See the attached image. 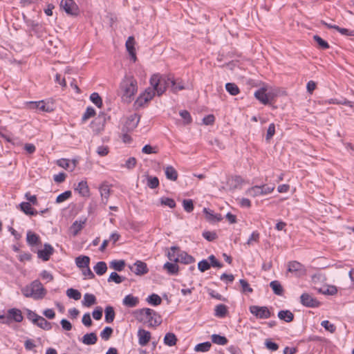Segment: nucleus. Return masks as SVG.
<instances>
[{"instance_id":"1","label":"nucleus","mask_w":354,"mask_h":354,"mask_svg":"<svg viewBox=\"0 0 354 354\" xmlns=\"http://www.w3.org/2000/svg\"><path fill=\"white\" fill-rule=\"evenodd\" d=\"M150 84L151 87L147 88L137 99L136 103L139 106H142L143 104L150 101L156 94L158 95H162L167 87L174 85V81L169 77H163L159 74H153L150 78Z\"/></svg>"},{"instance_id":"2","label":"nucleus","mask_w":354,"mask_h":354,"mask_svg":"<svg viewBox=\"0 0 354 354\" xmlns=\"http://www.w3.org/2000/svg\"><path fill=\"white\" fill-rule=\"evenodd\" d=\"M135 318L140 322L147 324L150 327L157 326L161 323L160 317L150 308L138 309L133 313Z\"/></svg>"},{"instance_id":"3","label":"nucleus","mask_w":354,"mask_h":354,"mask_svg":"<svg viewBox=\"0 0 354 354\" xmlns=\"http://www.w3.org/2000/svg\"><path fill=\"white\" fill-rule=\"evenodd\" d=\"M122 98L126 102H131L138 91L136 80L132 75H126L120 83Z\"/></svg>"},{"instance_id":"4","label":"nucleus","mask_w":354,"mask_h":354,"mask_svg":"<svg viewBox=\"0 0 354 354\" xmlns=\"http://www.w3.org/2000/svg\"><path fill=\"white\" fill-rule=\"evenodd\" d=\"M21 292L26 297H32L38 300L43 299L47 292L39 280H35L30 285L23 288Z\"/></svg>"},{"instance_id":"5","label":"nucleus","mask_w":354,"mask_h":354,"mask_svg":"<svg viewBox=\"0 0 354 354\" xmlns=\"http://www.w3.org/2000/svg\"><path fill=\"white\" fill-rule=\"evenodd\" d=\"M4 317L3 324L6 325H10L12 322H21L24 319L21 310L16 308L8 309Z\"/></svg>"},{"instance_id":"6","label":"nucleus","mask_w":354,"mask_h":354,"mask_svg":"<svg viewBox=\"0 0 354 354\" xmlns=\"http://www.w3.org/2000/svg\"><path fill=\"white\" fill-rule=\"evenodd\" d=\"M288 272H291L296 277H301L306 274V268L304 265L297 261H291L288 263Z\"/></svg>"},{"instance_id":"7","label":"nucleus","mask_w":354,"mask_h":354,"mask_svg":"<svg viewBox=\"0 0 354 354\" xmlns=\"http://www.w3.org/2000/svg\"><path fill=\"white\" fill-rule=\"evenodd\" d=\"M250 313L257 319H268L272 314L267 306H251L249 308Z\"/></svg>"},{"instance_id":"8","label":"nucleus","mask_w":354,"mask_h":354,"mask_svg":"<svg viewBox=\"0 0 354 354\" xmlns=\"http://www.w3.org/2000/svg\"><path fill=\"white\" fill-rule=\"evenodd\" d=\"M28 105L30 109L36 110L39 112L49 113L53 111V104L50 102H46L44 100L38 102H29Z\"/></svg>"},{"instance_id":"9","label":"nucleus","mask_w":354,"mask_h":354,"mask_svg":"<svg viewBox=\"0 0 354 354\" xmlns=\"http://www.w3.org/2000/svg\"><path fill=\"white\" fill-rule=\"evenodd\" d=\"M300 303L302 306L307 308H318L322 304L319 301L307 292L301 294L300 296Z\"/></svg>"},{"instance_id":"10","label":"nucleus","mask_w":354,"mask_h":354,"mask_svg":"<svg viewBox=\"0 0 354 354\" xmlns=\"http://www.w3.org/2000/svg\"><path fill=\"white\" fill-rule=\"evenodd\" d=\"M60 7L70 15H77L78 14V6L73 0H62Z\"/></svg>"},{"instance_id":"11","label":"nucleus","mask_w":354,"mask_h":354,"mask_svg":"<svg viewBox=\"0 0 354 354\" xmlns=\"http://www.w3.org/2000/svg\"><path fill=\"white\" fill-rule=\"evenodd\" d=\"M140 117L137 113H133L130 115L123 127V131H133L134 129H136L140 122Z\"/></svg>"},{"instance_id":"12","label":"nucleus","mask_w":354,"mask_h":354,"mask_svg":"<svg viewBox=\"0 0 354 354\" xmlns=\"http://www.w3.org/2000/svg\"><path fill=\"white\" fill-rule=\"evenodd\" d=\"M129 268L136 275H143L149 272L147 264L141 261H136Z\"/></svg>"},{"instance_id":"13","label":"nucleus","mask_w":354,"mask_h":354,"mask_svg":"<svg viewBox=\"0 0 354 354\" xmlns=\"http://www.w3.org/2000/svg\"><path fill=\"white\" fill-rule=\"evenodd\" d=\"M101 202L104 205L107 204L111 192V185L107 182H103L99 187Z\"/></svg>"},{"instance_id":"14","label":"nucleus","mask_w":354,"mask_h":354,"mask_svg":"<svg viewBox=\"0 0 354 354\" xmlns=\"http://www.w3.org/2000/svg\"><path fill=\"white\" fill-rule=\"evenodd\" d=\"M75 191L77 192L81 196L84 198H88L91 195L90 189L86 180H81L79 182L75 188Z\"/></svg>"},{"instance_id":"15","label":"nucleus","mask_w":354,"mask_h":354,"mask_svg":"<svg viewBox=\"0 0 354 354\" xmlns=\"http://www.w3.org/2000/svg\"><path fill=\"white\" fill-rule=\"evenodd\" d=\"M53 252V247L48 243H45L44 245V249L39 250L37 254L39 258L41 259L44 261H46L50 259Z\"/></svg>"},{"instance_id":"16","label":"nucleus","mask_w":354,"mask_h":354,"mask_svg":"<svg viewBox=\"0 0 354 354\" xmlns=\"http://www.w3.org/2000/svg\"><path fill=\"white\" fill-rule=\"evenodd\" d=\"M125 46H126L127 50L128 51V53L131 57V59L133 60V62H135L137 59V57H136V49L134 47V46H135L134 37L132 36L129 37L126 41Z\"/></svg>"},{"instance_id":"17","label":"nucleus","mask_w":354,"mask_h":354,"mask_svg":"<svg viewBox=\"0 0 354 354\" xmlns=\"http://www.w3.org/2000/svg\"><path fill=\"white\" fill-rule=\"evenodd\" d=\"M138 337L139 344L144 346L149 342L151 333L145 329H139L138 331Z\"/></svg>"},{"instance_id":"18","label":"nucleus","mask_w":354,"mask_h":354,"mask_svg":"<svg viewBox=\"0 0 354 354\" xmlns=\"http://www.w3.org/2000/svg\"><path fill=\"white\" fill-rule=\"evenodd\" d=\"M139 299L131 294L124 297L122 300V304L128 308H133L138 305Z\"/></svg>"},{"instance_id":"19","label":"nucleus","mask_w":354,"mask_h":354,"mask_svg":"<svg viewBox=\"0 0 354 354\" xmlns=\"http://www.w3.org/2000/svg\"><path fill=\"white\" fill-rule=\"evenodd\" d=\"M266 90L264 88H261L254 92V97L263 104H268L269 99L268 94L266 93Z\"/></svg>"},{"instance_id":"20","label":"nucleus","mask_w":354,"mask_h":354,"mask_svg":"<svg viewBox=\"0 0 354 354\" xmlns=\"http://www.w3.org/2000/svg\"><path fill=\"white\" fill-rule=\"evenodd\" d=\"M21 210L26 214V215L29 216H36L38 214V212L35 209H34L31 207V204L28 202H22L20 205Z\"/></svg>"},{"instance_id":"21","label":"nucleus","mask_w":354,"mask_h":354,"mask_svg":"<svg viewBox=\"0 0 354 354\" xmlns=\"http://www.w3.org/2000/svg\"><path fill=\"white\" fill-rule=\"evenodd\" d=\"M195 261V259L192 256L187 254L185 251H180L178 252V263L180 262L183 264H190Z\"/></svg>"},{"instance_id":"22","label":"nucleus","mask_w":354,"mask_h":354,"mask_svg":"<svg viewBox=\"0 0 354 354\" xmlns=\"http://www.w3.org/2000/svg\"><path fill=\"white\" fill-rule=\"evenodd\" d=\"M278 317L286 322H291L294 319V314L289 310H282L279 311Z\"/></svg>"},{"instance_id":"23","label":"nucleus","mask_w":354,"mask_h":354,"mask_svg":"<svg viewBox=\"0 0 354 354\" xmlns=\"http://www.w3.org/2000/svg\"><path fill=\"white\" fill-rule=\"evenodd\" d=\"M97 341V337L95 333H86L82 338V342L85 345H93Z\"/></svg>"},{"instance_id":"24","label":"nucleus","mask_w":354,"mask_h":354,"mask_svg":"<svg viewBox=\"0 0 354 354\" xmlns=\"http://www.w3.org/2000/svg\"><path fill=\"white\" fill-rule=\"evenodd\" d=\"M89 263L90 258L88 256L81 255L75 259V264L80 269L87 268Z\"/></svg>"},{"instance_id":"25","label":"nucleus","mask_w":354,"mask_h":354,"mask_svg":"<svg viewBox=\"0 0 354 354\" xmlns=\"http://www.w3.org/2000/svg\"><path fill=\"white\" fill-rule=\"evenodd\" d=\"M227 313V307L225 304H218L214 308V315L219 318L226 317Z\"/></svg>"},{"instance_id":"26","label":"nucleus","mask_w":354,"mask_h":354,"mask_svg":"<svg viewBox=\"0 0 354 354\" xmlns=\"http://www.w3.org/2000/svg\"><path fill=\"white\" fill-rule=\"evenodd\" d=\"M270 287L272 288L273 292L279 296H281L283 294L284 290L281 283L274 280L270 283Z\"/></svg>"},{"instance_id":"27","label":"nucleus","mask_w":354,"mask_h":354,"mask_svg":"<svg viewBox=\"0 0 354 354\" xmlns=\"http://www.w3.org/2000/svg\"><path fill=\"white\" fill-rule=\"evenodd\" d=\"M86 220L84 221H75L73 222L71 227V231L73 236H76L81 231L85 225Z\"/></svg>"},{"instance_id":"28","label":"nucleus","mask_w":354,"mask_h":354,"mask_svg":"<svg viewBox=\"0 0 354 354\" xmlns=\"http://www.w3.org/2000/svg\"><path fill=\"white\" fill-rule=\"evenodd\" d=\"M35 325L45 330H50L52 328L51 324L41 316L37 318Z\"/></svg>"},{"instance_id":"29","label":"nucleus","mask_w":354,"mask_h":354,"mask_svg":"<svg viewBox=\"0 0 354 354\" xmlns=\"http://www.w3.org/2000/svg\"><path fill=\"white\" fill-rule=\"evenodd\" d=\"M26 241L30 245H36L39 243V236L37 234L28 231L26 234Z\"/></svg>"},{"instance_id":"30","label":"nucleus","mask_w":354,"mask_h":354,"mask_svg":"<svg viewBox=\"0 0 354 354\" xmlns=\"http://www.w3.org/2000/svg\"><path fill=\"white\" fill-rule=\"evenodd\" d=\"M93 270L97 275L102 276L105 274L107 270L106 263L104 261H99L93 267Z\"/></svg>"},{"instance_id":"31","label":"nucleus","mask_w":354,"mask_h":354,"mask_svg":"<svg viewBox=\"0 0 354 354\" xmlns=\"http://www.w3.org/2000/svg\"><path fill=\"white\" fill-rule=\"evenodd\" d=\"M96 303V298L94 295L86 293L84 295V299L82 301V304L84 306L90 307L91 306L95 304Z\"/></svg>"},{"instance_id":"32","label":"nucleus","mask_w":354,"mask_h":354,"mask_svg":"<svg viewBox=\"0 0 354 354\" xmlns=\"http://www.w3.org/2000/svg\"><path fill=\"white\" fill-rule=\"evenodd\" d=\"M212 342L214 344H218V345H225L228 342V339L225 336H221L218 334H213L211 336Z\"/></svg>"},{"instance_id":"33","label":"nucleus","mask_w":354,"mask_h":354,"mask_svg":"<svg viewBox=\"0 0 354 354\" xmlns=\"http://www.w3.org/2000/svg\"><path fill=\"white\" fill-rule=\"evenodd\" d=\"M105 321L107 323H111L115 318V312L112 306H108L105 308Z\"/></svg>"},{"instance_id":"34","label":"nucleus","mask_w":354,"mask_h":354,"mask_svg":"<svg viewBox=\"0 0 354 354\" xmlns=\"http://www.w3.org/2000/svg\"><path fill=\"white\" fill-rule=\"evenodd\" d=\"M163 269L169 274L177 272V264L175 262L167 261L163 266Z\"/></svg>"},{"instance_id":"35","label":"nucleus","mask_w":354,"mask_h":354,"mask_svg":"<svg viewBox=\"0 0 354 354\" xmlns=\"http://www.w3.org/2000/svg\"><path fill=\"white\" fill-rule=\"evenodd\" d=\"M225 89L232 95H236L240 93L238 86L234 83H227L225 84Z\"/></svg>"},{"instance_id":"36","label":"nucleus","mask_w":354,"mask_h":354,"mask_svg":"<svg viewBox=\"0 0 354 354\" xmlns=\"http://www.w3.org/2000/svg\"><path fill=\"white\" fill-rule=\"evenodd\" d=\"M314 41L317 44L319 48L322 50L328 49L329 48L330 46L328 43L323 39L321 37L316 35L313 36Z\"/></svg>"},{"instance_id":"37","label":"nucleus","mask_w":354,"mask_h":354,"mask_svg":"<svg viewBox=\"0 0 354 354\" xmlns=\"http://www.w3.org/2000/svg\"><path fill=\"white\" fill-rule=\"evenodd\" d=\"M212 346V344L209 342H205L203 343L198 344L194 347V351L196 352H207Z\"/></svg>"},{"instance_id":"38","label":"nucleus","mask_w":354,"mask_h":354,"mask_svg":"<svg viewBox=\"0 0 354 354\" xmlns=\"http://www.w3.org/2000/svg\"><path fill=\"white\" fill-rule=\"evenodd\" d=\"M125 277L120 276L117 272H113L110 274L107 281L108 282H115L117 284L121 283L124 281Z\"/></svg>"},{"instance_id":"39","label":"nucleus","mask_w":354,"mask_h":354,"mask_svg":"<svg viewBox=\"0 0 354 354\" xmlns=\"http://www.w3.org/2000/svg\"><path fill=\"white\" fill-rule=\"evenodd\" d=\"M125 266L124 261L123 260H114L110 263V267L116 271H122Z\"/></svg>"},{"instance_id":"40","label":"nucleus","mask_w":354,"mask_h":354,"mask_svg":"<svg viewBox=\"0 0 354 354\" xmlns=\"http://www.w3.org/2000/svg\"><path fill=\"white\" fill-rule=\"evenodd\" d=\"M147 301L151 305L158 306L160 304L162 299L159 295L152 294L147 298Z\"/></svg>"},{"instance_id":"41","label":"nucleus","mask_w":354,"mask_h":354,"mask_svg":"<svg viewBox=\"0 0 354 354\" xmlns=\"http://www.w3.org/2000/svg\"><path fill=\"white\" fill-rule=\"evenodd\" d=\"M176 340H177V339L174 334L167 333L165 336L164 343L167 346H172L176 344Z\"/></svg>"},{"instance_id":"42","label":"nucleus","mask_w":354,"mask_h":354,"mask_svg":"<svg viewBox=\"0 0 354 354\" xmlns=\"http://www.w3.org/2000/svg\"><path fill=\"white\" fill-rule=\"evenodd\" d=\"M165 175L166 177L169 180H176L177 179V172L172 167H166Z\"/></svg>"},{"instance_id":"43","label":"nucleus","mask_w":354,"mask_h":354,"mask_svg":"<svg viewBox=\"0 0 354 354\" xmlns=\"http://www.w3.org/2000/svg\"><path fill=\"white\" fill-rule=\"evenodd\" d=\"M147 185L151 189H155L159 185V180L157 177L149 176H147Z\"/></svg>"},{"instance_id":"44","label":"nucleus","mask_w":354,"mask_h":354,"mask_svg":"<svg viewBox=\"0 0 354 354\" xmlns=\"http://www.w3.org/2000/svg\"><path fill=\"white\" fill-rule=\"evenodd\" d=\"M66 295L75 300H79L81 298V293L77 290L73 288H68L66 290Z\"/></svg>"},{"instance_id":"45","label":"nucleus","mask_w":354,"mask_h":354,"mask_svg":"<svg viewBox=\"0 0 354 354\" xmlns=\"http://www.w3.org/2000/svg\"><path fill=\"white\" fill-rule=\"evenodd\" d=\"M26 313V317H27V319L31 322L33 324H35V322H37V318L40 316L39 315H37L35 312L28 309V308H26L25 310Z\"/></svg>"},{"instance_id":"46","label":"nucleus","mask_w":354,"mask_h":354,"mask_svg":"<svg viewBox=\"0 0 354 354\" xmlns=\"http://www.w3.org/2000/svg\"><path fill=\"white\" fill-rule=\"evenodd\" d=\"M179 115L183 119L184 124H189L192 122V116L189 111L183 110L179 112Z\"/></svg>"},{"instance_id":"47","label":"nucleus","mask_w":354,"mask_h":354,"mask_svg":"<svg viewBox=\"0 0 354 354\" xmlns=\"http://www.w3.org/2000/svg\"><path fill=\"white\" fill-rule=\"evenodd\" d=\"M113 333V329L109 327H105L100 333V337L102 339L107 341L111 337Z\"/></svg>"},{"instance_id":"48","label":"nucleus","mask_w":354,"mask_h":354,"mask_svg":"<svg viewBox=\"0 0 354 354\" xmlns=\"http://www.w3.org/2000/svg\"><path fill=\"white\" fill-rule=\"evenodd\" d=\"M91 101L95 104L97 107L100 108L102 105V100L101 97L97 93H93L90 95Z\"/></svg>"},{"instance_id":"49","label":"nucleus","mask_w":354,"mask_h":354,"mask_svg":"<svg viewBox=\"0 0 354 354\" xmlns=\"http://www.w3.org/2000/svg\"><path fill=\"white\" fill-rule=\"evenodd\" d=\"M183 206L187 212H192L194 210V206L192 199H184L183 201Z\"/></svg>"},{"instance_id":"50","label":"nucleus","mask_w":354,"mask_h":354,"mask_svg":"<svg viewBox=\"0 0 354 354\" xmlns=\"http://www.w3.org/2000/svg\"><path fill=\"white\" fill-rule=\"evenodd\" d=\"M72 193L71 191H66L57 196L56 203H61L71 197Z\"/></svg>"},{"instance_id":"51","label":"nucleus","mask_w":354,"mask_h":354,"mask_svg":"<svg viewBox=\"0 0 354 354\" xmlns=\"http://www.w3.org/2000/svg\"><path fill=\"white\" fill-rule=\"evenodd\" d=\"M211 268V264L206 259H203L198 263V268L201 272H204Z\"/></svg>"},{"instance_id":"52","label":"nucleus","mask_w":354,"mask_h":354,"mask_svg":"<svg viewBox=\"0 0 354 354\" xmlns=\"http://www.w3.org/2000/svg\"><path fill=\"white\" fill-rule=\"evenodd\" d=\"M160 201L162 205L168 206L171 208H173L176 206L175 201L170 198L162 197L160 198Z\"/></svg>"},{"instance_id":"53","label":"nucleus","mask_w":354,"mask_h":354,"mask_svg":"<svg viewBox=\"0 0 354 354\" xmlns=\"http://www.w3.org/2000/svg\"><path fill=\"white\" fill-rule=\"evenodd\" d=\"M247 194L252 197H256L257 196L261 195L260 187L259 185H255L248 189L247 191Z\"/></svg>"},{"instance_id":"54","label":"nucleus","mask_w":354,"mask_h":354,"mask_svg":"<svg viewBox=\"0 0 354 354\" xmlns=\"http://www.w3.org/2000/svg\"><path fill=\"white\" fill-rule=\"evenodd\" d=\"M177 250L176 246H172L170 248V251L167 252V257L171 262L177 263V255L176 251Z\"/></svg>"},{"instance_id":"55","label":"nucleus","mask_w":354,"mask_h":354,"mask_svg":"<svg viewBox=\"0 0 354 354\" xmlns=\"http://www.w3.org/2000/svg\"><path fill=\"white\" fill-rule=\"evenodd\" d=\"M239 283L241 286L243 292L251 293L253 292V289L250 286V284L245 279H240Z\"/></svg>"},{"instance_id":"56","label":"nucleus","mask_w":354,"mask_h":354,"mask_svg":"<svg viewBox=\"0 0 354 354\" xmlns=\"http://www.w3.org/2000/svg\"><path fill=\"white\" fill-rule=\"evenodd\" d=\"M203 237L208 241H213L217 239L218 236L215 232L205 231L203 232Z\"/></svg>"},{"instance_id":"57","label":"nucleus","mask_w":354,"mask_h":354,"mask_svg":"<svg viewBox=\"0 0 354 354\" xmlns=\"http://www.w3.org/2000/svg\"><path fill=\"white\" fill-rule=\"evenodd\" d=\"M95 115V109L91 106H88L86 108V111L82 116V120L86 121L88 119H89L90 118L93 117Z\"/></svg>"},{"instance_id":"58","label":"nucleus","mask_w":354,"mask_h":354,"mask_svg":"<svg viewBox=\"0 0 354 354\" xmlns=\"http://www.w3.org/2000/svg\"><path fill=\"white\" fill-rule=\"evenodd\" d=\"M321 326H323L326 330L334 333L336 330V327L334 324H331L328 320L322 321L321 323Z\"/></svg>"},{"instance_id":"59","label":"nucleus","mask_w":354,"mask_h":354,"mask_svg":"<svg viewBox=\"0 0 354 354\" xmlns=\"http://www.w3.org/2000/svg\"><path fill=\"white\" fill-rule=\"evenodd\" d=\"M265 346L268 350L271 351H276L279 349V345L277 343L271 341L270 339H266Z\"/></svg>"},{"instance_id":"60","label":"nucleus","mask_w":354,"mask_h":354,"mask_svg":"<svg viewBox=\"0 0 354 354\" xmlns=\"http://www.w3.org/2000/svg\"><path fill=\"white\" fill-rule=\"evenodd\" d=\"M274 133H275V125L274 123H271L269 124V127L268 128L266 140L267 141H269L272 138V136L274 135Z\"/></svg>"},{"instance_id":"61","label":"nucleus","mask_w":354,"mask_h":354,"mask_svg":"<svg viewBox=\"0 0 354 354\" xmlns=\"http://www.w3.org/2000/svg\"><path fill=\"white\" fill-rule=\"evenodd\" d=\"M261 195H266L268 194H270L272 192L274 189V185H263L259 186Z\"/></svg>"},{"instance_id":"62","label":"nucleus","mask_w":354,"mask_h":354,"mask_svg":"<svg viewBox=\"0 0 354 354\" xmlns=\"http://www.w3.org/2000/svg\"><path fill=\"white\" fill-rule=\"evenodd\" d=\"M203 212L205 214V218L208 221L214 222L215 214L213 211L208 208L204 207Z\"/></svg>"},{"instance_id":"63","label":"nucleus","mask_w":354,"mask_h":354,"mask_svg":"<svg viewBox=\"0 0 354 354\" xmlns=\"http://www.w3.org/2000/svg\"><path fill=\"white\" fill-rule=\"evenodd\" d=\"M208 259L210 261L209 263L212 267L220 268H222L223 266V263L218 261L213 254L209 256Z\"/></svg>"},{"instance_id":"64","label":"nucleus","mask_w":354,"mask_h":354,"mask_svg":"<svg viewBox=\"0 0 354 354\" xmlns=\"http://www.w3.org/2000/svg\"><path fill=\"white\" fill-rule=\"evenodd\" d=\"M337 31H338L340 34L345 36H354V30H349L344 28H341L337 26Z\"/></svg>"}]
</instances>
